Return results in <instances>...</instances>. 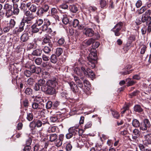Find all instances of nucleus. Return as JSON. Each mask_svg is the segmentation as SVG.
<instances>
[{"label":"nucleus","mask_w":151,"mask_h":151,"mask_svg":"<svg viewBox=\"0 0 151 151\" xmlns=\"http://www.w3.org/2000/svg\"><path fill=\"white\" fill-rule=\"evenodd\" d=\"M79 125H76V126L70 127L68 129L69 132H72L73 135H75L79 133V131L76 129L78 128Z\"/></svg>","instance_id":"obj_14"},{"label":"nucleus","mask_w":151,"mask_h":151,"mask_svg":"<svg viewBox=\"0 0 151 151\" xmlns=\"http://www.w3.org/2000/svg\"><path fill=\"white\" fill-rule=\"evenodd\" d=\"M145 132L146 134L144 136H151V128H149L146 130Z\"/></svg>","instance_id":"obj_61"},{"label":"nucleus","mask_w":151,"mask_h":151,"mask_svg":"<svg viewBox=\"0 0 151 151\" xmlns=\"http://www.w3.org/2000/svg\"><path fill=\"white\" fill-rule=\"evenodd\" d=\"M26 67L32 73L36 72L37 68L34 65H31L27 67L26 66Z\"/></svg>","instance_id":"obj_22"},{"label":"nucleus","mask_w":151,"mask_h":151,"mask_svg":"<svg viewBox=\"0 0 151 151\" xmlns=\"http://www.w3.org/2000/svg\"><path fill=\"white\" fill-rule=\"evenodd\" d=\"M34 81V79L32 78H30L28 79L27 82L28 84L30 85H32L33 84Z\"/></svg>","instance_id":"obj_63"},{"label":"nucleus","mask_w":151,"mask_h":151,"mask_svg":"<svg viewBox=\"0 0 151 151\" xmlns=\"http://www.w3.org/2000/svg\"><path fill=\"white\" fill-rule=\"evenodd\" d=\"M65 42V40L62 37L58 40V43L59 46H61L64 44Z\"/></svg>","instance_id":"obj_46"},{"label":"nucleus","mask_w":151,"mask_h":151,"mask_svg":"<svg viewBox=\"0 0 151 151\" xmlns=\"http://www.w3.org/2000/svg\"><path fill=\"white\" fill-rule=\"evenodd\" d=\"M132 124L133 127L136 128L140 127V126L139 122L138 120L136 119H134L132 120Z\"/></svg>","instance_id":"obj_23"},{"label":"nucleus","mask_w":151,"mask_h":151,"mask_svg":"<svg viewBox=\"0 0 151 151\" xmlns=\"http://www.w3.org/2000/svg\"><path fill=\"white\" fill-rule=\"evenodd\" d=\"M29 38L28 35L27 33H25L23 34L21 37V40L23 42H26L28 40Z\"/></svg>","instance_id":"obj_26"},{"label":"nucleus","mask_w":151,"mask_h":151,"mask_svg":"<svg viewBox=\"0 0 151 151\" xmlns=\"http://www.w3.org/2000/svg\"><path fill=\"white\" fill-rule=\"evenodd\" d=\"M147 7L146 6H144L141 7L139 10H138V14H141L145 12L147 10Z\"/></svg>","instance_id":"obj_28"},{"label":"nucleus","mask_w":151,"mask_h":151,"mask_svg":"<svg viewBox=\"0 0 151 151\" xmlns=\"http://www.w3.org/2000/svg\"><path fill=\"white\" fill-rule=\"evenodd\" d=\"M43 92L47 94L52 95L56 93V91L55 88L47 87L43 91Z\"/></svg>","instance_id":"obj_10"},{"label":"nucleus","mask_w":151,"mask_h":151,"mask_svg":"<svg viewBox=\"0 0 151 151\" xmlns=\"http://www.w3.org/2000/svg\"><path fill=\"white\" fill-rule=\"evenodd\" d=\"M112 114L113 116L116 119H118L119 117V114L117 112L115 111H112Z\"/></svg>","instance_id":"obj_52"},{"label":"nucleus","mask_w":151,"mask_h":151,"mask_svg":"<svg viewBox=\"0 0 151 151\" xmlns=\"http://www.w3.org/2000/svg\"><path fill=\"white\" fill-rule=\"evenodd\" d=\"M100 3L101 8L104 7L106 5V1L105 0H101Z\"/></svg>","instance_id":"obj_62"},{"label":"nucleus","mask_w":151,"mask_h":151,"mask_svg":"<svg viewBox=\"0 0 151 151\" xmlns=\"http://www.w3.org/2000/svg\"><path fill=\"white\" fill-rule=\"evenodd\" d=\"M131 78H128L126 79V81L127 82V86H132L136 83V82L133 81H131Z\"/></svg>","instance_id":"obj_34"},{"label":"nucleus","mask_w":151,"mask_h":151,"mask_svg":"<svg viewBox=\"0 0 151 151\" xmlns=\"http://www.w3.org/2000/svg\"><path fill=\"white\" fill-rule=\"evenodd\" d=\"M149 22L147 24V32L150 33L151 32V21L149 20Z\"/></svg>","instance_id":"obj_60"},{"label":"nucleus","mask_w":151,"mask_h":151,"mask_svg":"<svg viewBox=\"0 0 151 151\" xmlns=\"http://www.w3.org/2000/svg\"><path fill=\"white\" fill-rule=\"evenodd\" d=\"M151 14V10L148 9L142 16L141 20L139 19H137L136 23L137 25H139L142 23V22H147L148 20H151V17L150 16Z\"/></svg>","instance_id":"obj_3"},{"label":"nucleus","mask_w":151,"mask_h":151,"mask_svg":"<svg viewBox=\"0 0 151 151\" xmlns=\"http://www.w3.org/2000/svg\"><path fill=\"white\" fill-rule=\"evenodd\" d=\"M95 41V40L93 38H91L88 39V40L84 42L85 44L87 46H89L91 44H92Z\"/></svg>","instance_id":"obj_36"},{"label":"nucleus","mask_w":151,"mask_h":151,"mask_svg":"<svg viewBox=\"0 0 151 151\" xmlns=\"http://www.w3.org/2000/svg\"><path fill=\"white\" fill-rule=\"evenodd\" d=\"M50 58L49 56L45 54H43L42 55V60L43 61L47 62L50 60Z\"/></svg>","instance_id":"obj_43"},{"label":"nucleus","mask_w":151,"mask_h":151,"mask_svg":"<svg viewBox=\"0 0 151 151\" xmlns=\"http://www.w3.org/2000/svg\"><path fill=\"white\" fill-rule=\"evenodd\" d=\"M11 29L12 28L9 25H7L4 27L3 31L4 32L6 33L9 32Z\"/></svg>","instance_id":"obj_54"},{"label":"nucleus","mask_w":151,"mask_h":151,"mask_svg":"<svg viewBox=\"0 0 151 151\" xmlns=\"http://www.w3.org/2000/svg\"><path fill=\"white\" fill-rule=\"evenodd\" d=\"M134 110L135 112L138 113H141L143 111L142 108L139 105H135L134 107Z\"/></svg>","instance_id":"obj_24"},{"label":"nucleus","mask_w":151,"mask_h":151,"mask_svg":"<svg viewBox=\"0 0 151 151\" xmlns=\"http://www.w3.org/2000/svg\"><path fill=\"white\" fill-rule=\"evenodd\" d=\"M22 31L19 28V27H16L14 29L13 31V33L14 34L18 35Z\"/></svg>","instance_id":"obj_37"},{"label":"nucleus","mask_w":151,"mask_h":151,"mask_svg":"<svg viewBox=\"0 0 151 151\" xmlns=\"http://www.w3.org/2000/svg\"><path fill=\"white\" fill-rule=\"evenodd\" d=\"M36 127H40L42 125L40 120H36Z\"/></svg>","instance_id":"obj_64"},{"label":"nucleus","mask_w":151,"mask_h":151,"mask_svg":"<svg viewBox=\"0 0 151 151\" xmlns=\"http://www.w3.org/2000/svg\"><path fill=\"white\" fill-rule=\"evenodd\" d=\"M5 14V11L3 9V6L0 4V17H3Z\"/></svg>","instance_id":"obj_39"},{"label":"nucleus","mask_w":151,"mask_h":151,"mask_svg":"<svg viewBox=\"0 0 151 151\" xmlns=\"http://www.w3.org/2000/svg\"><path fill=\"white\" fill-rule=\"evenodd\" d=\"M24 26L25 23L24 22L23 20H22L20 24L19 25L18 27L22 31H23L24 30Z\"/></svg>","instance_id":"obj_48"},{"label":"nucleus","mask_w":151,"mask_h":151,"mask_svg":"<svg viewBox=\"0 0 151 151\" xmlns=\"http://www.w3.org/2000/svg\"><path fill=\"white\" fill-rule=\"evenodd\" d=\"M143 143L145 145H149L151 143V136H144Z\"/></svg>","instance_id":"obj_17"},{"label":"nucleus","mask_w":151,"mask_h":151,"mask_svg":"<svg viewBox=\"0 0 151 151\" xmlns=\"http://www.w3.org/2000/svg\"><path fill=\"white\" fill-rule=\"evenodd\" d=\"M63 49L61 48H58L56 49V54L58 56H60L63 53Z\"/></svg>","instance_id":"obj_38"},{"label":"nucleus","mask_w":151,"mask_h":151,"mask_svg":"<svg viewBox=\"0 0 151 151\" xmlns=\"http://www.w3.org/2000/svg\"><path fill=\"white\" fill-rule=\"evenodd\" d=\"M50 21L47 19H44V20L42 19H39L36 20V22L35 24V25L40 27V29L43 31H46L47 29V27L51 24Z\"/></svg>","instance_id":"obj_2"},{"label":"nucleus","mask_w":151,"mask_h":151,"mask_svg":"<svg viewBox=\"0 0 151 151\" xmlns=\"http://www.w3.org/2000/svg\"><path fill=\"white\" fill-rule=\"evenodd\" d=\"M57 128L56 127L51 126L49 127L47 131L49 133L54 132L56 131Z\"/></svg>","instance_id":"obj_29"},{"label":"nucleus","mask_w":151,"mask_h":151,"mask_svg":"<svg viewBox=\"0 0 151 151\" xmlns=\"http://www.w3.org/2000/svg\"><path fill=\"white\" fill-rule=\"evenodd\" d=\"M69 9L70 11L73 13H76L78 11L77 7L74 5H70Z\"/></svg>","instance_id":"obj_27"},{"label":"nucleus","mask_w":151,"mask_h":151,"mask_svg":"<svg viewBox=\"0 0 151 151\" xmlns=\"http://www.w3.org/2000/svg\"><path fill=\"white\" fill-rule=\"evenodd\" d=\"M88 68H93L95 66V62L96 61L93 60H88Z\"/></svg>","instance_id":"obj_30"},{"label":"nucleus","mask_w":151,"mask_h":151,"mask_svg":"<svg viewBox=\"0 0 151 151\" xmlns=\"http://www.w3.org/2000/svg\"><path fill=\"white\" fill-rule=\"evenodd\" d=\"M88 60L96 61L97 59L96 50L95 49H91L90 53L87 57Z\"/></svg>","instance_id":"obj_8"},{"label":"nucleus","mask_w":151,"mask_h":151,"mask_svg":"<svg viewBox=\"0 0 151 151\" xmlns=\"http://www.w3.org/2000/svg\"><path fill=\"white\" fill-rule=\"evenodd\" d=\"M46 107L47 109H50L51 107L52 108V103L51 101H48L46 103Z\"/></svg>","instance_id":"obj_50"},{"label":"nucleus","mask_w":151,"mask_h":151,"mask_svg":"<svg viewBox=\"0 0 151 151\" xmlns=\"http://www.w3.org/2000/svg\"><path fill=\"white\" fill-rule=\"evenodd\" d=\"M57 81L56 78L49 80L46 82L47 86L55 88L57 84Z\"/></svg>","instance_id":"obj_9"},{"label":"nucleus","mask_w":151,"mask_h":151,"mask_svg":"<svg viewBox=\"0 0 151 151\" xmlns=\"http://www.w3.org/2000/svg\"><path fill=\"white\" fill-rule=\"evenodd\" d=\"M29 126L31 129L35 128L36 127V120H34L33 121L30 122L29 125Z\"/></svg>","instance_id":"obj_41"},{"label":"nucleus","mask_w":151,"mask_h":151,"mask_svg":"<svg viewBox=\"0 0 151 151\" xmlns=\"http://www.w3.org/2000/svg\"><path fill=\"white\" fill-rule=\"evenodd\" d=\"M55 144L56 146L58 147H60L61 146L62 144V142L59 139H57L55 141Z\"/></svg>","instance_id":"obj_56"},{"label":"nucleus","mask_w":151,"mask_h":151,"mask_svg":"<svg viewBox=\"0 0 151 151\" xmlns=\"http://www.w3.org/2000/svg\"><path fill=\"white\" fill-rule=\"evenodd\" d=\"M74 72L76 74L80 76H82L83 74L85 76L88 74L87 69H86L83 66L81 68H75L74 70Z\"/></svg>","instance_id":"obj_5"},{"label":"nucleus","mask_w":151,"mask_h":151,"mask_svg":"<svg viewBox=\"0 0 151 151\" xmlns=\"http://www.w3.org/2000/svg\"><path fill=\"white\" fill-rule=\"evenodd\" d=\"M43 105L38 104L36 102L33 103L32 104V107L34 109L39 110L42 109L43 107Z\"/></svg>","instance_id":"obj_15"},{"label":"nucleus","mask_w":151,"mask_h":151,"mask_svg":"<svg viewBox=\"0 0 151 151\" xmlns=\"http://www.w3.org/2000/svg\"><path fill=\"white\" fill-rule=\"evenodd\" d=\"M100 45V43L99 42H95V41L93 43L92 45V49H95L97 48Z\"/></svg>","instance_id":"obj_49"},{"label":"nucleus","mask_w":151,"mask_h":151,"mask_svg":"<svg viewBox=\"0 0 151 151\" xmlns=\"http://www.w3.org/2000/svg\"><path fill=\"white\" fill-rule=\"evenodd\" d=\"M138 147L141 151H145L146 149L144 145L142 144H139Z\"/></svg>","instance_id":"obj_57"},{"label":"nucleus","mask_w":151,"mask_h":151,"mask_svg":"<svg viewBox=\"0 0 151 151\" xmlns=\"http://www.w3.org/2000/svg\"><path fill=\"white\" fill-rule=\"evenodd\" d=\"M43 77L45 78H48L50 77V73L49 72L45 71L42 73Z\"/></svg>","instance_id":"obj_47"},{"label":"nucleus","mask_w":151,"mask_h":151,"mask_svg":"<svg viewBox=\"0 0 151 151\" xmlns=\"http://www.w3.org/2000/svg\"><path fill=\"white\" fill-rule=\"evenodd\" d=\"M72 148V145L70 143H68L66 144V149L67 151L71 150Z\"/></svg>","instance_id":"obj_58"},{"label":"nucleus","mask_w":151,"mask_h":151,"mask_svg":"<svg viewBox=\"0 0 151 151\" xmlns=\"http://www.w3.org/2000/svg\"><path fill=\"white\" fill-rule=\"evenodd\" d=\"M50 37L47 36H46L43 40L42 44L43 43L48 44V45H50V44H52L50 39Z\"/></svg>","instance_id":"obj_18"},{"label":"nucleus","mask_w":151,"mask_h":151,"mask_svg":"<svg viewBox=\"0 0 151 151\" xmlns=\"http://www.w3.org/2000/svg\"><path fill=\"white\" fill-rule=\"evenodd\" d=\"M16 23V22L14 19H11L10 20L9 26L12 29L14 27Z\"/></svg>","instance_id":"obj_33"},{"label":"nucleus","mask_w":151,"mask_h":151,"mask_svg":"<svg viewBox=\"0 0 151 151\" xmlns=\"http://www.w3.org/2000/svg\"><path fill=\"white\" fill-rule=\"evenodd\" d=\"M79 24V21L77 19H75L72 22V25L74 27H76L77 26H78Z\"/></svg>","instance_id":"obj_53"},{"label":"nucleus","mask_w":151,"mask_h":151,"mask_svg":"<svg viewBox=\"0 0 151 151\" xmlns=\"http://www.w3.org/2000/svg\"><path fill=\"white\" fill-rule=\"evenodd\" d=\"M49 9L48 5L44 4L39 9H38L36 14L38 16H42V14L47 12Z\"/></svg>","instance_id":"obj_7"},{"label":"nucleus","mask_w":151,"mask_h":151,"mask_svg":"<svg viewBox=\"0 0 151 151\" xmlns=\"http://www.w3.org/2000/svg\"><path fill=\"white\" fill-rule=\"evenodd\" d=\"M83 33L85 35L88 37H92L94 34V31L91 28H85L83 31Z\"/></svg>","instance_id":"obj_11"},{"label":"nucleus","mask_w":151,"mask_h":151,"mask_svg":"<svg viewBox=\"0 0 151 151\" xmlns=\"http://www.w3.org/2000/svg\"><path fill=\"white\" fill-rule=\"evenodd\" d=\"M132 133L135 136H139L141 134L140 132L137 129H135L132 131Z\"/></svg>","instance_id":"obj_42"},{"label":"nucleus","mask_w":151,"mask_h":151,"mask_svg":"<svg viewBox=\"0 0 151 151\" xmlns=\"http://www.w3.org/2000/svg\"><path fill=\"white\" fill-rule=\"evenodd\" d=\"M49 137V141L51 142H53L58 138V136L56 134H52L48 135Z\"/></svg>","instance_id":"obj_19"},{"label":"nucleus","mask_w":151,"mask_h":151,"mask_svg":"<svg viewBox=\"0 0 151 151\" xmlns=\"http://www.w3.org/2000/svg\"><path fill=\"white\" fill-rule=\"evenodd\" d=\"M24 92L26 94L29 96L32 95L33 93L32 90L29 88H27L25 90Z\"/></svg>","instance_id":"obj_31"},{"label":"nucleus","mask_w":151,"mask_h":151,"mask_svg":"<svg viewBox=\"0 0 151 151\" xmlns=\"http://www.w3.org/2000/svg\"><path fill=\"white\" fill-rule=\"evenodd\" d=\"M87 71L88 74L86 75V76L89 77L91 78H94L95 77V74L89 68H87Z\"/></svg>","instance_id":"obj_20"},{"label":"nucleus","mask_w":151,"mask_h":151,"mask_svg":"<svg viewBox=\"0 0 151 151\" xmlns=\"http://www.w3.org/2000/svg\"><path fill=\"white\" fill-rule=\"evenodd\" d=\"M42 53V50L37 49L33 50L32 53V54L34 56H40L41 55Z\"/></svg>","instance_id":"obj_21"},{"label":"nucleus","mask_w":151,"mask_h":151,"mask_svg":"<svg viewBox=\"0 0 151 151\" xmlns=\"http://www.w3.org/2000/svg\"><path fill=\"white\" fill-rule=\"evenodd\" d=\"M58 12V11L57 9L55 8H53L51 9V14L52 15H53L56 14Z\"/></svg>","instance_id":"obj_59"},{"label":"nucleus","mask_w":151,"mask_h":151,"mask_svg":"<svg viewBox=\"0 0 151 151\" xmlns=\"http://www.w3.org/2000/svg\"><path fill=\"white\" fill-rule=\"evenodd\" d=\"M31 27L32 32L34 33H36L39 31V29H40L39 27H39L34 24Z\"/></svg>","instance_id":"obj_25"},{"label":"nucleus","mask_w":151,"mask_h":151,"mask_svg":"<svg viewBox=\"0 0 151 151\" xmlns=\"http://www.w3.org/2000/svg\"><path fill=\"white\" fill-rule=\"evenodd\" d=\"M68 84L70 86V88L71 91L74 93L78 92L79 91L77 85L73 82H68Z\"/></svg>","instance_id":"obj_12"},{"label":"nucleus","mask_w":151,"mask_h":151,"mask_svg":"<svg viewBox=\"0 0 151 151\" xmlns=\"http://www.w3.org/2000/svg\"><path fill=\"white\" fill-rule=\"evenodd\" d=\"M51 62L53 63H55L57 61L58 59L56 56L55 55H52L50 58Z\"/></svg>","instance_id":"obj_32"},{"label":"nucleus","mask_w":151,"mask_h":151,"mask_svg":"<svg viewBox=\"0 0 151 151\" xmlns=\"http://www.w3.org/2000/svg\"><path fill=\"white\" fill-rule=\"evenodd\" d=\"M62 22L65 24H67L69 22L68 19L67 17V14H66V12L65 13V15H63Z\"/></svg>","instance_id":"obj_35"},{"label":"nucleus","mask_w":151,"mask_h":151,"mask_svg":"<svg viewBox=\"0 0 151 151\" xmlns=\"http://www.w3.org/2000/svg\"><path fill=\"white\" fill-rule=\"evenodd\" d=\"M37 83L41 86V90L43 91L47 87V83L45 80L43 79H40L38 81Z\"/></svg>","instance_id":"obj_13"},{"label":"nucleus","mask_w":151,"mask_h":151,"mask_svg":"<svg viewBox=\"0 0 151 151\" xmlns=\"http://www.w3.org/2000/svg\"><path fill=\"white\" fill-rule=\"evenodd\" d=\"M3 9L5 10V14L7 18L10 17L13 15H18L19 12L17 4H14L13 6L8 4H5L4 6Z\"/></svg>","instance_id":"obj_1"},{"label":"nucleus","mask_w":151,"mask_h":151,"mask_svg":"<svg viewBox=\"0 0 151 151\" xmlns=\"http://www.w3.org/2000/svg\"><path fill=\"white\" fill-rule=\"evenodd\" d=\"M26 118L29 121H32L33 118V114L32 113H27Z\"/></svg>","instance_id":"obj_40"},{"label":"nucleus","mask_w":151,"mask_h":151,"mask_svg":"<svg viewBox=\"0 0 151 151\" xmlns=\"http://www.w3.org/2000/svg\"><path fill=\"white\" fill-rule=\"evenodd\" d=\"M40 121L42 123V125H45V124L50 125L48 121L46 119H42Z\"/></svg>","instance_id":"obj_55"},{"label":"nucleus","mask_w":151,"mask_h":151,"mask_svg":"<svg viewBox=\"0 0 151 151\" xmlns=\"http://www.w3.org/2000/svg\"><path fill=\"white\" fill-rule=\"evenodd\" d=\"M123 25V23L122 22H119L116 24L113 28L112 30L116 36H118L120 35L119 31L121 29Z\"/></svg>","instance_id":"obj_6"},{"label":"nucleus","mask_w":151,"mask_h":151,"mask_svg":"<svg viewBox=\"0 0 151 151\" xmlns=\"http://www.w3.org/2000/svg\"><path fill=\"white\" fill-rule=\"evenodd\" d=\"M151 127V124L148 119H144L142 123H141L140 126V130L145 131L147 129L150 128Z\"/></svg>","instance_id":"obj_4"},{"label":"nucleus","mask_w":151,"mask_h":151,"mask_svg":"<svg viewBox=\"0 0 151 151\" xmlns=\"http://www.w3.org/2000/svg\"><path fill=\"white\" fill-rule=\"evenodd\" d=\"M37 7L36 5L35 4H32L31 6L29 9L32 12H35L37 10Z\"/></svg>","instance_id":"obj_45"},{"label":"nucleus","mask_w":151,"mask_h":151,"mask_svg":"<svg viewBox=\"0 0 151 151\" xmlns=\"http://www.w3.org/2000/svg\"><path fill=\"white\" fill-rule=\"evenodd\" d=\"M32 73L29 69L25 70L24 72V75L27 77H30Z\"/></svg>","instance_id":"obj_51"},{"label":"nucleus","mask_w":151,"mask_h":151,"mask_svg":"<svg viewBox=\"0 0 151 151\" xmlns=\"http://www.w3.org/2000/svg\"><path fill=\"white\" fill-rule=\"evenodd\" d=\"M52 44H50L48 46H45L43 49L44 52L45 53L48 54L50 53L52 50Z\"/></svg>","instance_id":"obj_16"},{"label":"nucleus","mask_w":151,"mask_h":151,"mask_svg":"<svg viewBox=\"0 0 151 151\" xmlns=\"http://www.w3.org/2000/svg\"><path fill=\"white\" fill-rule=\"evenodd\" d=\"M35 62L37 65H40L42 62V58H37L35 59Z\"/></svg>","instance_id":"obj_44"}]
</instances>
